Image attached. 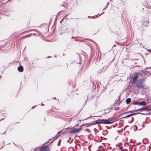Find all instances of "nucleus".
Wrapping results in <instances>:
<instances>
[{
    "label": "nucleus",
    "instance_id": "nucleus-9",
    "mask_svg": "<svg viewBox=\"0 0 151 151\" xmlns=\"http://www.w3.org/2000/svg\"><path fill=\"white\" fill-rule=\"evenodd\" d=\"M116 149L118 150H120L122 151L123 149V147L120 145H118L116 146Z\"/></svg>",
    "mask_w": 151,
    "mask_h": 151
},
{
    "label": "nucleus",
    "instance_id": "nucleus-19",
    "mask_svg": "<svg viewBox=\"0 0 151 151\" xmlns=\"http://www.w3.org/2000/svg\"><path fill=\"white\" fill-rule=\"evenodd\" d=\"M140 114H144L141 113H140Z\"/></svg>",
    "mask_w": 151,
    "mask_h": 151
},
{
    "label": "nucleus",
    "instance_id": "nucleus-15",
    "mask_svg": "<svg viewBox=\"0 0 151 151\" xmlns=\"http://www.w3.org/2000/svg\"><path fill=\"white\" fill-rule=\"evenodd\" d=\"M38 150H39V148H36L35 149L34 151H37Z\"/></svg>",
    "mask_w": 151,
    "mask_h": 151
},
{
    "label": "nucleus",
    "instance_id": "nucleus-8",
    "mask_svg": "<svg viewBox=\"0 0 151 151\" xmlns=\"http://www.w3.org/2000/svg\"><path fill=\"white\" fill-rule=\"evenodd\" d=\"M146 103L145 101H139L138 105L139 106H146Z\"/></svg>",
    "mask_w": 151,
    "mask_h": 151
},
{
    "label": "nucleus",
    "instance_id": "nucleus-4",
    "mask_svg": "<svg viewBox=\"0 0 151 151\" xmlns=\"http://www.w3.org/2000/svg\"><path fill=\"white\" fill-rule=\"evenodd\" d=\"M40 151H50V149L48 146L43 147L40 148Z\"/></svg>",
    "mask_w": 151,
    "mask_h": 151
},
{
    "label": "nucleus",
    "instance_id": "nucleus-6",
    "mask_svg": "<svg viewBox=\"0 0 151 151\" xmlns=\"http://www.w3.org/2000/svg\"><path fill=\"white\" fill-rule=\"evenodd\" d=\"M148 19L145 18V20L144 21H142V24L145 26H147L148 24Z\"/></svg>",
    "mask_w": 151,
    "mask_h": 151
},
{
    "label": "nucleus",
    "instance_id": "nucleus-22",
    "mask_svg": "<svg viewBox=\"0 0 151 151\" xmlns=\"http://www.w3.org/2000/svg\"><path fill=\"white\" fill-rule=\"evenodd\" d=\"M43 105V104H41V105Z\"/></svg>",
    "mask_w": 151,
    "mask_h": 151
},
{
    "label": "nucleus",
    "instance_id": "nucleus-16",
    "mask_svg": "<svg viewBox=\"0 0 151 151\" xmlns=\"http://www.w3.org/2000/svg\"><path fill=\"white\" fill-rule=\"evenodd\" d=\"M96 137H95V138H94V140H95L96 141H98V140H96Z\"/></svg>",
    "mask_w": 151,
    "mask_h": 151
},
{
    "label": "nucleus",
    "instance_id": "nucleus-14",
    "mask_svg": "<svg viewBox=\"0 0 151 151\" xmlns=\"http://www.w3.org/2000/svg\"><path fill=\"white\" fill-rule=\"evenodd\" d=\"M119 107H115L114 108V109L115 110H117L119 109Z\"/></svg>",
    "mask_w": 151,
    "mask_h": 151
},
{
    "label": "nucleus",
    "instance_id": "nucleus-12",
    "mask_svg": "<svg viewBox=\"0 0 151 151\" xmlns=\"http://www.w3.org/2000/svg\"><path fill=\"white\" fill-rule=\"evenodd\" d=\"M134 114H129V115H128L127 116H125L124 117H125V118L128 117H129L130 116H131L132 115H134Z\"/></svg>",
    "mask_w": 151,
    "mask_h": 151
},
{
    "label": "nucleus",
    "instance_id": "nucleus-2",
    "mask_svg": "<svg viewBox=\"0 0 151 151\" xmlns=\"http://www.w3.org/2000/svg\"><path fill=\"white\" fill-rule=\"evenodd\" d=\"M99 122H96L95 124H96L98 123L105 124H110L112 123V122H109L107 119H101L99 120Z\"/></svg>",
    "mask_w": 151,
    "mask_h": 151
},
{
    "label": "nucleus",
    "instance_id": "nucleus-20",
    "mask_svg": "<svg viewBox=\"0 0 151 151\" xmlns=\"http://www.w3.org/2000/svg\"><path fill=\"white\" fill-rule=\"evenodd\" d=\"M54 99H55V97H54Z\"/></svg>",
    "mask_w": 151,
    "mask_h": 151
},
{
    "label": "nucleus",
    "instance_id": "nucleus-10",
    "mask_svg": "<svg viewBox=\"0 0 151 151\" xmlns=\"http://www.w3.org/2000/svg\"><path fill=\"white\" fill-rule=\"evenodd\" d=\"M17 69L20 72H22L23 70V68L21 65L19 66L18 68Z\"/></svg>",
    "mask_w": 151,
    "mask_h": 151
},
{
    "label": "nucleus",
    "instance_id": "nucleus-1",
    "mask_svg": "<svg viewBox=\"0 0 151 151\" xmlns=\"http://www.w3.org/2000/svg\"><path fill=\"white\" fill-rule=\"evenodd\" d=\"M144 80V79H142L138 81L136 83V86L139 88H143L144 89H146L148 88V87L143 85V83Z\"/></svg>",
    "mask_w": 151,
    "mask_h": 151
},
{
    "label": "nucleus",
    "instance_id": "nucleus-3",
    "mask_svg": "<svg viewBox=\"0 0 151 151\" xmlns=\"http://www.w3.org/2000/svg\"><path fill=\"white\" fill-rule=\"evenodd\" d=\"M138 77V73H134L132 83H135L137 81Z\"/></svg>",
    "mask_w": 151,
    "mask_h": 151
},
{
    "label": "nucleus",
    "instance_id": "nucleus-13",
    "mask_svg": "<svg viewBox=\"0 0 151 151\" xmlns=\"http://www.w3.org/2000/svg\"><path fill=\"white\" fill-rule=\"evenodd\" d=\"M138 102L139 101L134 102L132 104L133 105H136V104L138 105Z\"/></svg>",
    "mask_w": 151,
    "mask_h": 151
},
{
    "label": "nucleus",
    "instance_id": "nucleus-18",
    "mask_svg": "<svg viewBox=\"0 0 151 151\" xmlns=\"http://www.w3.org/2000/svg\"><path fill=\"white\" fill-rule=\"evenodd\" d=\"M72 148H72V147H70V148H69V149H72Z\"/></svg>",
    "mask_w": 151,
    "mask_h": 151
},
{
    "label": "nucleus",
    "instance_id": "nucleus-23",
    "mask_svg": "<svg viewBox=\"0 0 151 151\" xmlns=\"http://www.w3.org/2000/svg\"><path fill=\"white\" fill-rule=\"evenodd\" d=\"M150 68H151V67Z\"/></svg>",
    "mask_w": 151,
    "mask_h": 151
},
{
    "label": "nucleus",
    "instance_id": "nucleus-7",
    "mask_svg": "<svg viewBox=\"0 0 151 151\" xmlns=\"http://www.w3.org/2000/svg\"><path fill=\"white\" fill-rule=\"evenodd\" d=\"M147 109V108L146 107H143L140 108L139 109H137V110H135L134 111V112H136V111H142H142H146Z\"/></svg>",
    "mask_w": 151,
    "mask_h": 151
},
{
    "label": "nucleus",
    "instance_id": "nucleus-5",
    "mask_svg": "<svg viewBox=\"0 0 151 151\" xmlns=\"http://www.w3.org/2000/svg\"><path fill=\"white\" fill-rule=\"evenodd\" d=\"M81 127H80L79 128H74L73 129L71 130L70 131L69 133H76L77 132H79L80 130L81 129Z\"/></svg>",
    "mask_w": 151,
    "mask_h": 151
},
{
    "label": "nucleus",
    "instance_id": "nucleus-21",
    "mask_svg": "<svg viewBox=\"0 0 151 151\" xmlns=\"http://www.w3.org/2000/svg\"><path fill=\"white\" fill-rule=\"evenodd\" d=\"M43 105V104H41V105Z\"/></svg>",
    "mask_w": 151,
    "mask_h": 151
},
{
    "label": "nucleus",
    "instance_id": "nucleus-11",
    "mask_svg": "<svg viewBox=\"0 0 151 151\" xmlns=\"http://www.w3.org/2000/svg\"><path fill=\"white\" fill-rule=\"evenodd\" d=\"M131 101V99L130 98L127 99L126 100V103L127 104H129L130 102Z\"/></svg>",
    "mask_w": 151,
    "mask_h": 151
},
{
    "label": "nucleus",
    "instance_id": "nucleus-17",
    "mask_svg": "<svg viewBox=\"0 0 151 151\" xmlns=\"http://www.w3.org/2000/svg\"><path fill=\"white\" fill-rule=\"evenodd\" d=\"M148 51H150L151 50H148Z\"/></svg>",
    "mask_w": 151,
    "mask_h": 151
}]
</instances>
